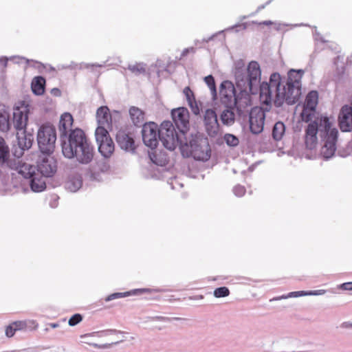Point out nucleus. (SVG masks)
I'll return each instance as SVG.
<instances>
[{"instance_id":"nucleus-1","label":"nucleus","mask_w":352,"mask_h":352,"mask_svg":"<svg viewBox=\"0 0 352 352\" xmlns=\"http://www.w3.org/2000/svg\"><path fill=\"white\" fill-rule=\"evenodd\" d=\"M303 71L291 69L288 72V80L285 85L281 84V76L273 73L269 82H263L260 86V100L263 104L270 105L273 102L276 107L284 102L294 104L300 95L301 79Z\"/></svg>"},{"instance_id":"nucleus-2","label":"nucleus","mask_w":352,"mask_h":352,"mask_svg":"<svg viewBox=\"0 0 352 352\" xmlns=\"http://www.w3.org/2000/svg\"><path fill=\"white\" fill-rule=\"evenodd\" d=\"M319 130L324 142L320 153L324 158L328 159L332 157L336 151L338 135V129L333 126V118L320 116L308 124L305 134V144L307 148L311 150L316 147Z\"/></svg>"},{"instance_id":"nucleus-3","label":"nucleus","mask_w":352,"mask_h":352,"mask_svg":"<svg viewBox=\"0 0 352 352\" xmlns=\"http://www.w3.org/2000/svg\"><path fill=\"white\" fill-rule=\"evenodd\" d=\"M245 71L242 62H238L234 71L236 85L241 92L252 93L253 86L257 85L261 79V69L256 61H251Z\"/></svg>"},{"instance_id":"nucleus-4","label":"nucleus","mask_w":352,"mask_h":352,"mask_svg":"<svg viewBox=\"0 0 352 352\" xmlns=\"http://www.w3.org/2000/svg\"><path fill=\"white\" fill-rule=\"evenodd\" d=\"M56 140V129L50 124H43L37 133V141L41 152L50 153L53 151Z\"/></svg>"},{"instance_id":"nucleus-5","label":"nucleus","mask_w":352,"mask_h":352,"mask_svg":"<svg viewBox=\"0 0 352 352\" xmlns=\"http://www.w3.org/2000/svg\"><path fill=\"white\" fill-rule=\"evenodd\" d=\"M88 141L84 131L80 129H76L71 131L69 135L68 142L64 141L62 144V151L65 157L67 158L74 157V151L83 146ZM74 153H76L74 152Z\"/></svg>"},{"instance_id":"nucleus-6","label":"nucleus","mask_w":352,"mask_h":352,"mask_svg":"<svg viewBox=\"0 0 352 352\" xmlns=\"http://www.w3.org/2000/svg\"><path fill=\"white\" fill-rule=\"evenodd\" d=\"M159 139L168 150L173 151L179 144V138L173 124L170 121H164L161 124L158 131Z\"/></svg>"},{"instance_id":"nucleus-7","label":"nucleus","mask_w":352,"mask_h":352,"mask_svg":"<svg viewBox=\"0 0 352 352\" xmlns=\"http://www.w3.org/2000/svg\"><path fill=\"white\" fill-rule=\"evenodd\" d=\"M95 135L99 152L105 158L110 157L114 152L115 145L107 129L103 127H97Z\"/></svg>"},{"instance_id":"nucleus-8","label":"nucleus","mask_w":352,"mask_h":352,"mask_svg":"<svg viewBox=\"0 0 352 352\" xmlns=\"http://www.w3.org/2000/svg\"><path fill=\"white\" fill-rule=\"evenodd\" d=\"M189 150L187 156H192L195 160L207 161L210 157V147L207 140H192L190 144H186Z\"/></svg>"},{"instance_id":"nucleus-9","label":"nucleus","mask_w":352,"mask_h":352,"mask_svg":"<svg viewBox=\"0 0 352 352\" xmlns=\"http://www.w3.org/2000/svg\"><path fill=\"white\" fill-rule=\"evenodd\" d=\"M265 113L264 110L258 107L252 108L250 112V129L252 133L258 134L264 128Z\"/></svg>"},{"instance_id":"nucleus-10","label":"nucleus","mask_w":352,"mask_h":352,"mask_svg":"<svg viewBox=\"0 0 352 352\" xmlns=\"http://www.w3.org/2000/svg\"><path fill=\"white\" fill-rule=\"evenodd\" d=\"M159 128L155 122H148L143 125L142 133L144 143L148 147L155 148L158 144Z\"/></svg>"},{"instance_id":"nucleus-11","label":"nucleus","mask_w":352,"mask_h":352,"mask_svg":"<svg viewBox=\"0 0 352 352\" xmlns=\"http://www.w3.org/2000/svg\"><path fill=\"white\" fill-rule=\"evenodd\" d=\"M29 113L30 109L28 104H21L14 108L12 122L16 131L25 130L28 121Z\"/></svg>"},{"instance_id":"nucleus-12","label":"nucleus","mask_w":352,"mask_h":352,"mask_svg":"<svg viewBox=\"0 0 352 352\" xmlns=\"http://www.w3.org/2000/svg\"><path fill=\"white\" fill-rule=\"evenodd\" d=\"M318 99V94L316 91H311L307 94L300 115L302 121L308 122L311 120L315 113Z\"/></svg>"},{"instance_id":"nucleus-13","label":"nucleus","mask_w":352,"mask_h":352,"mask_svg":"<svg viewBox=\"0 0 352 352\" xmlns=\"http://www.w3.org/2000/svg\"><path fill=\"white\" fill-rule=\"evenodd\" d=\"M173 120L177 129L184 133L189 128V112L185 107H179L171 112Z\"/></svg>"},{"instance_id":"nucleus-14","label":"nucleus","mask_w":352,"mask_h":352,"mask_svg":"<svg viewBox=\"0 0 352 352\" xmlns=\"http://www.w3.org/2000/svg\"><path fill=\"white\" fill-rule=\"evenodd\" d=\"M219 96L221 101L227 106L236 104L235 89L232 82L224 81L221 84Z\"/></svg>"},{"instance_id":"nucleus-15","label":"nucleus","mask_w":352,"mask_h":352,"mask_svg":"<svg viewBox=\"0 0 352 352\" xmlns=\"http://www.w3.org/2000/svg\"><path fill=\"white\" fill-rule=\"evenodd\" d=\"M56 162L51 156H43L38 162L37 170L45 177H51L56 171Z\"/></svg>"},{"instance_id":"nucleus-16","label":"nucleus","mask_w":352,"mask_h":352,"mask_svg":"<svg viewBox=\"0 0 352 352\" xmlns=\"http://www.w3.org/2000/svg\"><path fill=\"white\" fill-rule=\"evenodd\" d=\"M74 152L76 153H74V157H76L77 160L82 164L89 163L94 156V148L89 142L74 150Z\"/></svg>"},{"instance_id":"nucleus-17","label":"nucleus","mask_w":352,"mask_h":352,"mask_svg":"<svg viewBox=\"0 0 352 352\" xmlns=\"http://www.w3.org/2000/svg\"><path fill=\"white\" fill-rule=\"evenodd\" d=\"M204 120L208 135L215 136L219 132V123L215 111L212 109H207Z\"/></svg>"},{"instance_id":"nucleus-18","label":"nucleus","mask_w":352,"mask_h":352,"mask_svg":"<svg viewBox=\"0 0 352 352\" xmlns=\"http://www.w3.org/2000/svg\"><path fill=\"white\" fill-rule=\"evenodd\" d=\"M339 126L344 132L352 130V107L344 105L342 107L339 114Z\"/></svg>"},{"instance_id":"nucleus-19","label":"nucleus","mask_w":352,"mask_h":352,"mask_svg":"<svg viewBox=\"0 0 352 352\" xmlns=\"http://www.w3.org/2000/svg\"><path fill=\"white\" fill-rule=\"evenodd\" d=\"M98 127L111 129L112 126V117L109 109L107 106L99 107L96 111Z\"/></svg>"},{"instance_id":"nucleus-20","label":"nucleus","mask_w":352,"mask_h":352,"mask_svg":"<svg viewBox=\"0 0 352 352\" xmlns=\"http://www.w3.org/2000/svg\"><path fill=\"white\" fill-rule=\"evenodd\" d=\"M116 140L120 146L126 151H133L135 148L133 137L124 131L117 133Z\"/></svg>"},{"instance_id":"nucleus-21","label":"nucleus","mask_w":352,"mask_h":352,"mask_svg":"<svg viewBox=\"0 0 352 352\" xmlns=\"http://www.w3.org/2000/svg\"><path fill=\"white\" fill-rule=\"evenodd\" d=\"M74 119L69 113H64L60 119L58 129L60 138L66 137L68 132H71Z\"/></svg>"},{"instance_id":"nucleus-22","label":"nucleus","mask_w":352,"mask_h":352,"mask_svg":"<svg viewBox=\"0 0 352 352\" xmlns=\"http://www.w3.org/2000/svg\"><path fill=\"white\" fill-rule=\"evenodd\" d=\"M129 116L131 121L135 126H140L145 120L144 112L137 107H131L129 108Z\"/></svg>"},{"instance_id":"nucleus-23","label":"nucleus","mask_w":352,"mask_h":352,"mask_svg":"<svg viewBox=\"0 0 352 352\" xmlns=\"http://www.w3.org/2000/svg\"><path fill=\"white\" fill-rule=\"evenodd\" d=\"M151 160L156 165L164 166L168 162V159L165 153L162 151H152L149 153Z\"/></svg>"},{"instance_id":"nucleus-24","label":"nucleus","mask_w":352,"mask_h":352,"mask_svg":"<svg viewBox=\"0 0 352 352\" xmlns=\"http://www.w3.org/2000/svg\"><path fill=\"white\" fill-rule=\"evenodd\" d=\"M30 186L33 191L41 192L45 188L46 184L43 178L38 173L30 179Z\"/></svg>"},{"instance_id":"nucleus-25","label":"nucleus","mask_w":352,"mask_h":352,"mask_svg":"<svg viewBox=\"0 0 352 352\" xmlns=\"http://www.w3.org/2000/svg\"><path fill=\"white\" fill-rule=\"evenodd\" d=\"M45 80L41 76H37L34 78L32 82V89L37 95L42 94L44 92V85Z\"/></svg>"},{"instance_id":"nucleus-26","label":"nucleus","mask_w":352,"mask_h":352,"mask_svg":"<svg viewBox=\"0 0 352 352\" xmlns=\"http://www.w3.org/2000/svg\"><path fill=\"white\" fill-rule=\"evenodd\" d=\"M19 173L21 174L24 177L31 179L34 176H35L37 173H36V168L27 163H23L19 168Z\"/></svg>"},{"instance_id":"nucleus-27","label":"nucleus","mask_w":352,"mask_h":352,"mask_svg":"<svg viewBox=\"0 0 352 352\" xmlns=\"http://www.w3.org/2000/svg\"><path fill=\"white\" fill-rule=\"evenodd\" d=\"M22 135L23 136H20L19 132L17 133L18 144L23 149H28L32 146V135H25V131H23Z\"/></svg>"},{"instance_id":"nucleus-28","label":"nucleus","mask_w":352,"mask_h":352,"mask_svg":"<svg viewBox=\"0 0 352 352\" xmlns=\"http://www.w3.org/2000/svg\"><path fill=\"white\" fill-rule=\"evenodd\" d=\"M285 124L281 122H276L272 130V136L275 140H280L285 133Z\"/></svg>"},{"instance_id":"nucleus-29","label":"nucleus","mask_w":352,"mask_h":352,"mask_svg":"<svg viewBox=\"0 0 352 352\" xmlns=\"http://www.w3.org/2000/svg\"><path fill=\"white\" fill-rule=\"evenodd\" d=\"M235 115L232 109H225L221 115V122L226 125H231L234 122Z\"/></svg>"},{"instance_id":"nucleus-30","label":"nucleus","mask_w":352,"mask_h":352,"mask_svg":"<svg viewBox=\"0 0 352 352\" xmlns=\"http://www.w3.org/2000/svg\"><path fill=\"white\" fill-rule=\"evenodd\" d=\"M10 129L9 115L6 111L0 112V130L7 131Z\"/></svg>"},{"instance_id":"nucleus-31","label":"nucleus","mask_w":352,"mask_h":352,"mask_svg":"<svg viewBox=\"0 0 352 352\" xmlns=\"http://www.w3.org/2000/svg\"><path fill=\"white\" fill-rule=\"evenodd\" d=\"M9 155L8 147L1 137H0V160L5 162Z\"/></svg>"},{"instance_id":"nucleus-32","label":"nucleus","mask_w":352,"mask_h":352,"mask_svg":"<svg viewBox=\"0 0 352 352\" xmlns=\"http://www.w3.org/2000/svg\"><path fill=\"white\" fill-rule=\"evenodd\" d=\"M213 294L216 298L226 297L230 295V290L226 287H221L215 289Z\"/></svg>"},{"instance_id":"nucleus-33","label":"nucleus","mask_w":352,"mask_h":352,"mask_svg":"<svg viewBox=\"0 0 352 352\" xmlns=\"http://www.w3.org/2000/svg\"><path fill=\"white\" fill-rule=\"evenodd\" d=\"M224 140L226 144L231 146H235L238 145L239 142V139L232 134H226L224 136Z\"/></svg>"},{"instance_id":"nucleus-34","label":"nucleus","mask_w":352,"mask_h":352,"mask_svg":"<svg viewBox=\"0 0 352 352\" xmlns=\"http://www.w3.org/2000/svg\"><path fill=\"white\" fill-rule=\"evenodd\" d=\"M205 82L207 84L211 91L216 94V86L214 79L212 76L209 75L204 78Z\"/></svg>"},{"instance_id":"nucleus-35","label":"nucleus","mask_w":352,"mask_h":352,"mask_svg":"<svg viewBox=\"0 0 352 352\" xmlns=\"http://www.w3.org/2000/svg\"><path fill=\"white\" fill-rule=\"evenodd\" d=\"M129 295H130V292L114 293V294H110L108 296H107L104 300H105L106 302H108V301L114 300L116 298H123V297H125V296H128Z\"/></svg>"},{"instance_id":"nucleus-36","label":"nucleus","mask_w":352,"mask_h":352,"mask_svg":"<svg viewBox=\"0 0 352 352\" xmlns=\"http://www.w3.org/2000/svg\"><path fill=\"white\" fill-rule=\"evenodd\" d=\"M188 105L192 111V112L195 115H199L200 113V104H199L196 100H194L192 101L188 102Z\"/></svg>"},{"instance_id":"nucleus-37","label":"nucleus","mask_w":352,"mask_h":352,"mask_svg":"<svg viewBox=\"0 0 352 352\" xmlns=\"http://www.w3.org/2000/svg\"><path fill=\"white\" fill-rule=\"evenodd\" d=\"M233 192L236 197H241L245 194L246 189L243 186L237 184L233 188Z\"/></svg>"},{"instance_id":"nucleus-38","label":"nucleus","mask_w":352,"mask_h":352,"mask_svg":"<svg viewBox=\"0 0 352 352\" xmlns=\"http://www.w3.org/2000/svg\"><path fill=\"white\" fill-rule=\"evenodd\" d=\"M82 184V181L79 179H77L75 182L69 181L67 183V188L72 191H76L77 189H78Z\"/></svg>"},{"instance_id":"nucleus-39","label":"nucleus","mask_w":352,"mask_h":352,"mask_svg":"<svg viewBox=\"0 0 352 352\" xmlns=\"http://www.w3.org/2000/svg\"><path fill=\"white\" fill-rule=\"evenodd\" d=\"M82 320V316L80 314L73 315L69 320L68 324L69 326H75L80 323Z\"/></svg>"},{"instance_id":"nucleus-40","label":"nucleus","mask_w":352,"mask_h":352,"mask_svg":"<svg viewBox=\"0 0 352 352\" xmlns=\"http://www.w3.org/2000/svg\"><path fill=\"white\" fill-rule=\"evenodd\" d=\"M129 69L135 74H141L145 72V69L141 64H136L134 65H131L129 67Z\"/></svg>"},{"instance_id":"nucleus-41","label":"nucleus","mask_w":352,"mask_h":352,"mask_svg":"<svg viewBox=\"0 0 352 352\" xmlns=\"http://www.w3.org/2000/svg\"><path fill=\"white\" fill-rule=\"evenodd\" d=\"M184 94L188 102L195 100L194 93L189 87H186L184 88Z\"/></svg>"},{"instance_id":"nucleus-42","label":"nucleus","mask_w":352,"mask_h":352,"mask_svg":"<svg viewBox=\"0 0 352 352\" xmlns=\"http://www.w3.org/2000/svg\"><path fill=\"white\" fill-rule=\"evenodd\" d=\"M14 328L16 329V331H20L25 329L27 327V324L25 321H15L12 322Z\"/></svg>"},{"instance_id":"nucleus-43","label":"nucleus","mask_w":352,"mask_h":352,"mask_svg":"<svg viewBox=\"0 0 352 352\" xmlns=\"http://www.w3.org/2000/svg\"><path fill=\"white\" fill-rule=\"evenodd\" d=\"M16 331V329L14 328V326L11 323L6 329V335L7 337L11 338L14 335Z\"/></svg>"},{"instance_id":"nucleus-44","label":"nucleus","mask_w":352,"mask_h":352,"mask_svg":"<svg viewBox=\"0 0 352 352\" xmlns=\"http://www.w3.org/2000/svg\"><path fill=\"white\" fill-rule=\"evenodd\" d=\"M308 292H304V291H300V292H290L287 297H298L302 296H307Z\"/></svg>"},{"instance_id":"nucleus-45","label":"nucleus","mask_w":352,"mask_h":352,"mask_svg":"<svg viewBox=\"0 0 352 352\" xmlns=\"http://www.w3.org/2000/svg\"><path fill=\"white\" fill-rule=\"evenodd\" d=\"M340 287L344 290L352 291V282L344 283L340 285Z\"/></svg>"},{"instance_id":"nucleus-46","label":"nucleus","mask_w":352,"mask_h":352,"mask_svg":"<svg viewBox=\"0 0 352 352\" xmlns=\"http://www.w3.org/2000/svg\"><path fill=\"white\" fill-rule=\"evenodd\" d=\"M324 293H325V290L320 289V290L308 292L307 294L308 295H321V294H324Z\"/></svg>"},{"instance_id":"nucleus-47","label":"nucleus","mask_w":352,"mask_h":352,"mask_svg":"<svg viewBox=\"0 0 352 352\" xmlns=\"http://www.w3.org/2000/svg\"><path fill=\"white\" fill-rule=\"evenodd\" d=\"M106 170V165L102 163V165L100 166H99L98 168H96L95 169V172L96 173H99V172H103Z\"/></svg>"},{"instance_id":"nucleus-48","label":"nucleus","mask_w":352,"mask_h":352,"mask_svg":"<svg viewBox=\"0 0 352 352\" xmlns=\"http://www.w3.org/2000/svg\"><path fill=\"white\" fill-rule=\"evenodd\" d=\"M260 25H271L273 24V22L271 21H264L259 23Z\"/></svg>"},{"instance_id":"nucleus-49","label":"nucleus","mask_w":352,"mask_h":352,"mask_svg":"<svg viewBox=\"0 0 352 352\" xmlns=\"http://www.w3.org/2000/svg\"><path fill=\"white\" fill-rule=\"evenodd\" d=\"M141 292H145V291H148V289H143L142 290H140Z\"/></svg>"}]
</instances>
